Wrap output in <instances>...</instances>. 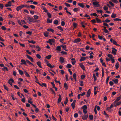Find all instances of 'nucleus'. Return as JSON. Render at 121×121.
Here are the masks:
<instances>
[{"label":"nucleus","instance_id":"47","mask_svg":"<svg viewBox=\"0 0 121 121\" xmlns=\"http://www.w3.org/2000/svg\"><path fill=\"white\" fill-rule=\"evenodd\" d=\"M108 3H109L111 5V6H114V4L113 3H112V2L111 1H109L108 2Z\"/></svg>","mask_w":121,"mask_h":121},{"label":"nucleus","instance_id":"50","mask_svg":"<svg viewBox=\"0 0 121 121\" xmlns=\"http://www.w3.org/2000/svg\"><path fill=\"white\" fill-rule=\"evenodd\" d=\"M115 84H117L118 83V80L117 79H115L114 80V81H113Z\"/></svg>","mask_w":121,"mask_h":121},{"label":"nucleus","instance_id":"54","mask_svg":"<svg viewBox=\"0 0 121 121\" xmlns=\"http://www.w3.org/2000/svg\"><path fill=\"white\" fill-rule=\"evenodd\" d=\"M36 57H37V58L39 59H40L41 58V56L39 54H37L36 55Z\"/></svg>","mask_w":121,"mask_h":121},{"label":"nucleus","instance_id":"38","mask_svg":"<svg viewBox=\"0 0 121 121\" xmlns=\"http://www.w3.org/2000/svg\"><path fill=\"white\" fill-rule=\"evenodd\" d=\"M112 2L116 4L119 3V2L117 0H111Z\"/></svg>","mask_w":121,"mask_h":121},{"label":"nucleus","instance_id":"29","mask_svg":"<svg viewBox=\"0 0 121 121\" xmlns=\"http://www.w3.org/2000/svg\"><path fill=\"white\" fill-rule=\"evenodd\" d=\"M18 71L19 74L21 75H22L23 74V72L22 70L19 69Z\"/></svg>","mask_w":121,"mask_h":121},{"label":"nucleus","instance_id":"64","mask_svg":"<svg viewBox=\"0 0 121 121\" xmlns=\"http://www.w3.org/2000/svg\"><path fill=\"white\" fill-rule=\"evenodd\" d=\"M104 30V32H105L106 33H108V34H109V33L108 32V30L107 29H105V30Z\"/></svg>","mask_w":121,"mask_h":121},{"label":"nucleus","instance_id":"57","mask_svg":"<svg viewBox=\"0 0 121 121\" xmlns=\"http://www.w3.org/2000/svg\"><path fill=\"white\" fill-rule=\"evenodd\" d=\"M109 16V15H108L107 14H104V16L102 15V17H108Z\"/></svg>","mask_w":121,"mask_h":121},{"label":"nucleus","instance_id":"45","mask_svg":"<svg viewBox=\"0 0 121 121\" xmlns=\"http://www.w3.org/2000/svg\"><path fill=\"white\" fill-rule=\"evenodd\" d=\"M96 107L97 105H96L95 107V108L94 109V111L95 112V114H97V111L96 109Z\"/></svg>","mask_w":121,"mask_h":121},{"label":"nucleus","instance_id":"37","mask_svg":"<svg viewBox=\"0 0 121 121\" xmlns=\"http://www.w3.org/2000/svg\"><path fill=\"white\" fill-rule=\"evenodd\" d=\"M108 57L112 59V55L110 54H108Z\"/></svg>","mask_w":121,"mask_h":121},{"label":"nucleus","instance_id":"3","mask_svg":"<svg viewBox=\"0 0 121 121\" xmlns=\"http://www.w3.org/2000/svg\"><path fill=\"white\" fill-rule=\"evenodd\" d=\"M81 39L79 38H77V39H75L73 41V42L74 43H77L80 42Z\"/></svg>","mask_w":121,"mask_h":121},{"label":"nucleus","instance_id":"35","mask_svg":"<svg viewBox=\"0 0 121 121\" xmlns=\"http://www.w3.org/2000/svg\"><path fill=\"white\" fill-rule=\"evenodd\" d=\"M3 87L5 90H6L7 91H8L9 90L8 88L6 85H3Z\"/></svg>","mask_w":121,"mask_h":121},{"label":"nucleus","instance_id":"32","mask_svg":"<svg viewBox=\"0 0 121 121\" xmlns=\"http://www.w3.org/2000/svg\"><path fill=\"white\" fill-rule=\"evenodd\" d=\"M28 42L29 43H32L33 44H34L36 43V42L35 41H34L33 40H31V41L28 40Z\"/></svg>","mask_w":121,"mask_h":121},{"label":"nucleus","instance_id":"24","mask_svg":"<svg viewBox=\"0 0 121 121\" xmlns=\"http://www.w3.org/2000/svg\"><path fill=\"white\" fill-rule=\"evenodd\" d=\"M52 57V55H49L48 56H46V58L47 59H49L51 58Z\"/></svg>","mask_w":121,"mask_h":121},{"label":"nucleus","instance_id":"21","mask_svg":"<svg viewBox=\"0 0 121 121\" xmlns=\"http://www.w3.org/2000/svg\"><path fill=\"white\" fill-rule=\"evenodd\" d=\"M116 15L113 13L111 15V17L113 18H114L116 17Z\"/></svg>","mask_w":121,"mask_h":121},{"label":"nucleus","instance_id":"31","mask_svg":"<svg viewBox=\"0 0 121 121\" xmlns=\"http://www.w3.org/2000/svg\"><path fill=\"white\" fill-rule=\"evenodd\" d=\"M2 70L3 71H5L6 70L7 71H8V69L7 68V67H4L3 68H2Z\"/></svg>","mask_w":121,"mask_h":121},{"label":"nucleus","instance_id":"6","mask_svg":"<svg viewBox=\"0 0 121 121\" xmlns=\"http://www.w3.org/2000/svg\"><path fill=\"white\" fill-rule=\"evenodd\" d=\"M21 62L22 63H21V65H25L27 66V64H26V61L25 60L22 59L21 60Z\"/></svg>","mask_w":121,"mask_h":121},{"label":"nucleus","instance_id":"22","mask_svg":"<svg viewBox=\"0 0 121 121\" xmlns=\"http://www.w3.org/2000/svg\"><path fill=\"white\" fill-rule=\"evenodd\" d=\"M64 87L65 88L66 90H67L68 88V86L66 83H64Z\"/></svg>","mask_w":121,"mask_h":121},{"label":"nucleus","instance_id":"14","mask_svg":"<svg viewBox=\"0 0 121 121\" xmlns=\"http://www.w3.org/2000/svg\"><path fill=\"white\" fill-rule=\"evenodd\" d=\"M55 40L54 39H49L48 40V41H47V43H48L50 42H52V43H54L55 42Z\"/></svg>","mask_w":121,"mask_h":121},{"label":"nucleus","instance_id":"9","mask_svg":"<svg viewBox=\"0 0 121 121\" xmlns=\"http://www.w3.org/2000/svg\"><path fill=\"white\" fill-rule=\"evenodd\" d=\"M26 56H27V58L30 60L31 62L34 61L32 57H31L27 55H26Z\"/></svg>","mask_w":121,"mask_h":121},{"label":"nucleus","instance_id":"4","mask_svg":"<svg viewBox=\"0 0 121 121\" xmlns=\"http://www.w3.org/2000/svg\"><path fill=\"white\" fill-rule=\"evenodd\" d=\"M78 5L80 7L85 9L86 7L83 3H78Z\"/></svg>","mask_w":121,"mask_h":121},{"label":"nucleus","instance_id":"63","mask_svg":"<svg viewBox=\"0 0 121 121\" xmlns=\"http://www.w3.org/2000/svg\"><path fill=\"white\" fill-rule=\"evenodd\" d=\"M60 46L61 47H62L63 48V49H65L66 48V45H61Z\"/></svg>","mask_w":121,"mask_h":121},{"label":"nucleus","instance_id":"26","mask_svg":"<svg viewBox=\"0 0 121 121\" xmlns=\"http://www.w3.org/2000/svg\"><path fill=\"white\" fill-rule=\"evenodd\" d=\"M85 57H82L80 59V61H83L85 60Z\"/></svg>","mask_w":121,"mask_h":121},{"label":"nucleus","instance_id":"10","mask_svg":"<svg viewBox=\"0 0 121 121\" xmlns=\"http://www.w3.org/2000/svg\"><path fill=\"white\" fill-rule=\"evenodd\" d=\"M121 98V95H120L119 97H118L117 99H116L115 100V101L113 103V104H115V103H116V102H117L118 101H119V100H120Z\"/></svg>","mask_w":121,"mask_h":121},{"label":"nucleus","instance_id":"40","mask_svg":"<svg viewBox=\"0 0 121 121\" xmlns=\"http://www.w3.org/2000/svg\"><path fill=\"white\" fill-rule=\"evenodd\" d=\"M22 9L19 6H18L17 7V8H16V9H17V11H19V10H21Z\"/></svg>","mask_w":121,"mask_h":121},{"label":"nucleus","instance_id":"36","mask_svg":"<svg viewBox=\"0 0 121 121\" xmlns=\"http://www.w3.org/2000/svg\"><path fill=\"white\" fill-rule=\"evenodd\" d=\"M50 91H51L52 93H53V94H54V95L55 96L56 95V93L54 91L53 89L52 88H50Z\"/></svg>","mask_w":121,"mask_h":121},{"label":"nucleus","instance_id":"17","mask_svg":"<svg viewBox=\"0 0 121 121\" xmlns=\"http://www.w3.org/2000/svg\"><path fill=\"white\" fill-rule=\"evenodd\" d=\"M26 62L28 64H29L30 65H32L33 66H34V65L31 62H30V61H29L28 60H26Z\"/></svg>","mask_w":121,"mask_h":121},{"label":"nucleus","instance_id":"15","mask_svg":"<svg viewBox=\"0 0 121 121\" xmlns=\"http://www.w3.org/2000/svg\"><path fill=\"white\" fill-rule=\"evenodd\" d=\"M56 49L59 51H60L61 50V47L60 46H58L56 47Z\"/></svg>","mask_w":121,"mask_h":121},{"label":"nucleus","instance_id":"44","mask_svg":"<svg viewBox=\"0 0 121 121\" xmlns=\"http://www.w3.org/2000/svg\"><path fill=\"white\" fill-rule=\"evenodd\" d=\"M103 9L104 10L106 11L108 10V7L106 6H105L103 7Z\"/></svg>","mask_w":121,"mask_h":121},{"label":"nucleus","instance_id":"25","mask_svg":"<svg viewBox=\"0 0 121 121\" xmlns=\"http://www.w3.org/2000/svg\"><path fill=\"white\" fill-rule=\"evenodd\" d=\"M57 28L59 29V30H61V31H63V29L62 28V27L61 26H58L57 27Z\"/></svg>","mask_w":121,"mask_h":121},{"label":"nucleus","instance_id":"49","mask_svg":"<svg viewBox=\"0 0 121 121\" xmlns=\"http://www.w3.org/2000/svg\"><path fill=\"white\" fill-rule=\"evenodd\" d=\"M109 76H108L107 77V78L106 79V83L107 84H108V81L109 80Z\"/></svg>","mask_w":121,"mask_h":121},{"label":"nucleus","instance_id":"41","mask_svg":"<svg viewBox=\"0 0 121 121\" xmlns=\"http://www.w3.org/2000/svg\"><path fill=\"white\" fill-rule=\"evenodd\" d=\"M72 108L74 109L75 107V103H72L71 104Z\"/></svg>","mask_w":121,"mask_h":121},{"label":"nucleus","instance_id":"28","mask_svg":"<svg viewBox=\"0 0 121 121\" xmlns=\"http://www.w3.org/2000/svg\"><path fill=\"white\" fill-rule=\"evenodd\" d=\"M66 67L68 68H69L72 67V65L71 64H67V65Z\"/></svg>","mask_w":121,"mask_h":121},{"label":"nucleus","instance_id":"5","mask_svg":"<svg viewBox=\"0 0 121 121\" xmlns=\"http://www.w3.org/2000/svg\"><path fill=\"white\" fill-rule=\"evenodd\" d=\"M91 93V90L90 89H89L88 90L87 94H86V96L87 97H89Z\"/></svg>","mask_w":121,"mask_h":121},{"label":"nucleus","instance_id":"42","mask_svg":"<svg viewBox=\"0 0 121 121\" xmlns=\"http://www.w3.org/2000/svg\"><path fill=\"white\" fill-rule=\"evenodd\" d=\"M58 20H54V23L55 25H57L58 23Z\"/></svg>","mask_w":121,"mask_h":121},{"label":"nucleus","instance_id":"12","mask_svg":"<svg viewBox=\"0 0 121 121\" xmlns=\"http://www.w3.org/2000/svg\"><path fill=\"white\" fill-rule=\"evenodd\" d=\"M80 67L83 70H85V69L84 66L83 65V64L82 63H80L79 64Z\"/></svg>","mask_w":121,"mask_h":121},{"label":"nucleus","instance_id":"27","mask_svg":"<svg viewBox=\"0 0 121 121\" xmlns=\"http://www.w3.org/2000/svg\"><path fill=\"white\" fill-rule=\"evenodd\" d=\"M121 104V102H118L116 104H115V103L114 104H114V105L115 106H117Z\"/></svg>","mask_w":121,"mask_h":121},{"label":"nucleus","instance_id":"59","mask_svg":"<svg viewBox=\"0 0 121 121\" xmlns=\"http://www.w3.org/2000/svg\"><path fill=\"white\" fill-rule=\"evenodd\" d=\"M1 29L2 30H5L6 29V28L4 26H1Z\"/></svg>","mask_w":121,"mask_h":121},{"label":"nucleus","instance_id":"43","mask_svg":"<svg viewBox=\"0 0 121 121\" xmlns=\"http://www.w3.org/2000/svg\"><path fill=\"white\" fill-rule=\"evenodd\" d=\"M73 11L74 12H76L78 11V9L77 8H75L74 9Z\"/></svg>","mask_w":121,"mask_h":121},{"label":"nucleus","instance_id":"46","mask_svg":"<svg viewBox=\"0 0 121 121\" xmlns=\"http://www.w3.org/2000/svg\"><path fill=\"white\" fill-rule=\"evenodd\" d=\"M119 64L118 62L116 63L115 65V67H116V69H117L119 68Z\"/></svg>","mask_w":121,"mask_h":121},{"label":"nucleus","instance_id":"55","mask_svg":"<svg viewBox=\"0 0 121 121\" xmlns=\"http://www.w3.org/2000/svg\"><path fill=\"white\" fill-rule=\"evenodd\" d=\"M74 117L76 118L78 117V114L77 113H74Z\"/></svg>","mask_w":121,"mask_h":121},{"label":"nucleus","instance_id":"56","mask_svg":"<svg viewBox=\"0 0 121 121\" xmlns=\"http://www.w3.org/2000/svg\"><path fill=\"white\" fill-rule=\"evenodd\" d=\"M26 34H28L30 35H31L32 34V32L30 31H26Z\"/></svg>","mask_w":121,"mask_h":121},{"label":"nucleus","instance_id":"33","mask_svg":"<svg viewBox=\"0 0 121 121\" xmlns=\"http://www.w3.org/2000/svg\"><path fill=\"white\" fill-rule=\"evenodd\" d=\"M96 20L97 21V22L98 23H101V20L100 19H99L97 17L96 18Z\"/></svg>","mask_w":121,"mask_h":121},{"label":"nucleus","instance_id":"20","mask_svg":"<svg viewBox=\"0 0 121 121\" xmlns=\"http://www.w3.org/2000/svg\"><path fill=\"white\" fill-rule=\"evenodd\" d=\"M24 73L27 77L28 78L30 77V75L28 73L26 72V71H24Z\"/></svg>","mask_w":121,"mask_h":121},{"label":"nucleus","instance_id":"39","mask_svg":"<svg viewBox=\"0 0 121 121\" xmlns=\"http://www.w3.org/2000/svg\"><path fill=\"white\" fill-rule=\"evenodd\" d=\"M110 20H108V19H106V20H105L104 21H102V22H110Z\"/></svg>","mask_w":121,"mask_h":121},{"label":"nucleus","instance_id":"62","mask_svg":"<svg viewBox=\"0 0 121 121\" xmlns=\"http://www.w3.org/2000/svg\"><path fill=\"white\" fill-rule=\"evenodd\" d=\"M4 7L3 5V4H1L0 3V9H3V8Z\"/></svg>","mask_w":121,"mask_h":121},{"label":"nucleus","instance_id":"48","mask_svg":"<svg viewBox=\"0 0 121 121\" xmlns=\"http://www.w3.org/2000/svg\"><path fill=\"white\" fill-rule=\"evenodd\" d=\"M90 120H92L93 119V116L92 115H90L89 116Z\"/></svg>","mask_w":121,"mask_h":121},{"label":"nucleus","instance_id":"1","mask_svg":"<svg viewBox=\"0 0 121 121\" xmlns=\"http://www.w3.org/2000/svg\"><path fill=\"white\" fill-rule=\"evenodd\" d=\"M99 2H93V4L95 7H99L100 6V5L99 4Z\"/></svg>","mask_w":121,"mask_h":121},{"label":"nucleus","instance_id":"16","mask_svg":"<svg viewBox=\"0 0 121 121\" xmlns=\"http://www.w3.org/2000/svg\"><path fill=\"white\" fill-rule=\"evenodd\" d=\"M48 32L47 31H46L44 33V35L45 37H47L48 36Z\"/></svg>","mask_w":121,"mask_h":121},{"label":"nucleus","instance_id":"18","mask_svg":"<svg viewBox=\"0 0 121 121\" xmlns=\"http://www.w3.org/2000/svg\"><path fill=\"white\" fill-rule=\"evenodd\" d=\"M36 64L39 67L41 68H42V67L41 66V62L40 61H38Z\"/></svg>","mask_w":121,"mask_h":121},{"label":"nucleus","instance_id":"61","mask_svg":"<svg viewBox=\"0 0 121 121\" xmlns=\"http://www.w3.org/2000/svg\"><path fill=\"white\" fill-rule=\"evenodd\" d=\"M43 10L44 11V12L47 13H48V12L47 10L45 7L43 8Z\"/></svg>","mask_w":121,"mask_h":121},{"label":"nucleus","instance_id":"60","mask_svg":"<svg viewBox=\"0 0 121 121\" xmlns=\"http://www.w3.org/2000/svg\"><path fill=\"white\" fill-rule=\"evenodd\" d=\"M113 20H114V21H121V19H119L118 18H116L114 19H113Z\"/></svg>","mask_w":121,"mask_h":121},{"label":"nucleus","instance_id":"51","mask_svg":"<svg viewBox=\"0 0 121 121\" xmlns=\"http://www.w3.org/2000/svg\"><path fill=\"white\" fill-rule=\"evenodd\" d=\"M47 15H48V17L49 18H51V14L49 12H47Z\"/></svg>","mask_w":121,"mask_h":121},{"label":"nucleus","instance_id":"13","mask_svg":"<svg viewBox=\"0 0 121 121\" xmlns=\"http://www.w3.org/2000/svg\"><path fill=\"white\" fill-rule=\"evenodd\" d=\"M88 117V115H84L82 116V119L83 120H86Z\"/></svg>","mask_w":121,"mask_h":121},{"label":"nucleus","instance_id":"53","mask_svg":"<svg viewBox=\"0 0 121 121\" xmlns=\"http://www.w3.org/2000/svg\"><path fill=\"white\" fill-rule=\"evenodd\" d=\"M116 51H115L112 50V53L113 55H116Z\"/></svg>","mask_w":121,"mask_h":121},{"label":"nucleus","instance_id":"11","mask_svg":"<svg viewBox=\"0 0 121 121\" xmlns=\"http://www.w3.org/2000/svg\"><path fill=\"white\" fill-rule=\"evenodd\" d=\"M58 96H59V98H58V103H59L61 102V95L59 94V95H58Z\"/></svg>","mask_w":121,"mask_h":121},{"label":"nucleus","instance_id":"2","mask_svg":"<svg viewBox=\"0 0 121 121\" xmlns=\"http://www.w3.org/2000/svg\"><path fill=\"white\" fill-rule=\"evenodd\" d=\"M28 19L29 21L30 22H36L35 21H34V19L33 17H28Z\"/></svg>","mask_w":121,"mask_h":121},{"label":"nucleus","instance_id":"8","mask_svg":"<svg viewBox=\"0 0 121 121\" xmlns=\"http://www.w3.org/2000/svg\"><path fill=\"white\" fill-rule=\"evenodd\" d=\"M59 61L61 63H64L65 61L64 58L62 56L60 57V58Z\"/></svg>","mask_w":121,"mask_h":121},{"label":"nucleus","instance_id":"34","mask_svg":"<svg viewBox=\"0 0 121 121\" xmlns=\"http://www.w3.org/2000/svg\"><path fill=\"white\" fill-rule=\"evenodd\" d=\"M93 76L94 78V82H95V81L97 80V78L96 77L95 75V74H93Z\"/></svg>","mask_w":121,"mask_h":121},{"label":"nucleus","instance_id":"52","mask_svg":"<svg viewBox=\"0 0 121 121\" xmlns=\"http://www.w3.org/2000/svg\"><path fill=\"white\" fill-rule=\"evenodd\" d=\"M36 48H38V49L37 50L38 51H40L41 48H40L39 46H36Z\"/></svg>","mask_w":121,"mask_h":121},{"label":"nucleus","instance_id":"19","mask_svg":"<svg viewBox=\"0 0 121 121\" xmlns=\"http://www.w3.org/2000/svg\"><path fill=\"white\" fill-rule=\"evenodd\" d=\"M112 42L113 44L114 45H115L117 46H120V45L119 44H118L117 43V42L115 40H113Z\"/></svg>","mask_w":121,"mask_h":121},{"label":"nucleus","instance_id":"7","mask_svg":"<svg viewBox=\"0 0 121 121\" xmlns=\"http://www.w3.org/2000/svg\"><path fill=\"white\" fill-rule=\"evenodd\" d=\"M11 82H12V83H13L14 81L13 80L12 78H10L9 79V81H8V82L11 86H12V83Z\"/></svg>","mask_w":121,"mask_h":121},{"label":"nucleus","instance_id":"30","mask_svg":"<svg viewBox=\"0 0 121 121\" xmlns=\"http://www.w3.org/2000/svg\"><path fill=\"white\" fill-rule=\"evenodd\" d=\"M47 30L48 31H51L52 33L54 32V30L52 28H48L47 29Z\"/></svg>","mask_w":121,"mask_h":121},{"label":"nucleus","instance_id":"58","mask_svg":"<svg viewBox=\"0 0 121 121\" xmlns=\"http://www.w3.org/2000/svg\"><path fill=\"white\" fill-rule=\"evenodd\" d=\"M21 22L22 24H26V22L24 20H21Z\"/></svg>","mask_w":121,"mask_h":121},{"label":"nucleus","instance_id":"23","mask_svg":"<svg viewBox=\"0 0 121 121\" xmlns=\"http://www.w3.org/2000/svg\"><path fill=\"white\" fill-rule=\"evenodd\" d=\"M87 106L86 105H84L82 107L83 110H86L87 109Z\"/></svg>","mask_w":121,"mask_h":121}]
</instances>
